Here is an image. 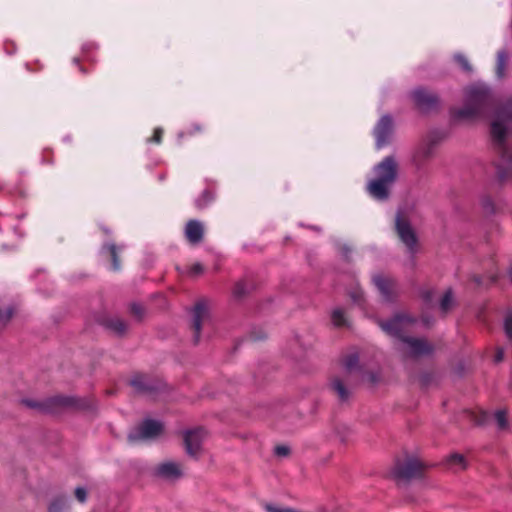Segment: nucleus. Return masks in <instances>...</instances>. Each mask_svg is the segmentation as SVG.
Wrapping results in <instances>:
<instances>
[{
  "instance_id": "nucleus-1",
  "label": "nucleus",
  "mask_w": 512,
  "mask_h": 512,
  "mask_svg": "<svg viewBox=\"0 0 512 512\" xmlns=\"http://www.w3.org/2000/svg\"><path fill=\"white\" fill-rule=\"evenodd\" d=\"M458 120H475L492 117L490 136L499 159L495 163L496 174L503 182L512 175V147L507 134L512 131V98L497 100L484 84H473L465 89L464 106L452 110Z\"/></svg>"
},
{
  "instance_id": "nucleus-2",
  "label": "nucleus",
  "mask_w": 512,
  "mask_h": 512,
  "mask_svg": "<svg viewBox=\"0 0 512 512\" xmlns=\"http://www.w3.org/2000/svg\"><path fill=\"white\" fill-rule=\"evenodd\" d=\"M376 177L367 184V192L378 201H386L390 196L392 185L397 180L398 163L393 156L385 157L374 166Z\"/></svg>"
},
{
  "instance_id": "nucleus-3",
  "label": "nucleus",
  "mask_w": 512,
  "mask_h": 512,
  "mask_svg": "<svg viewBox=\"0 0 512 512\" xmlns=\"http://www.w3.org/2000/svg\"><path fill=\"white\" fill-rule=\"evenodd\" d=\"M416 322V319L404 314L399 313L394 315L389 320L379 321L381 329L388 335L399 338L403 342V337H406L404 333L408 328Z\"/></svg>"
},
{
  "instance_id": "nucleus-4",
  "label": "nucleus",
  "mask_w": 512,
  "mask_h": 512,
  "mask_svg": "<svg viewBox=\"0 0 512 512\" xmlns=\"http://www.w3.org/2000/svg\"><path fill=\"white\" fill-rule=\"evenodd\" d=\"M164 430L163 424L160 421L145 419L139 426L128 435V441L135 443L142 440L156 439L162 434Z\"/></svg>"
},
{
  "instance_id": "nucleus-5",
  "label": "nucleus",
  "mask_w": 512,
  "mask_h": 512,
  "mask_svg": "<svg viewBox=\"0 0 512 512\" xmlns=\"http://www.w3.org/2000/svg\"><path fill=\"white\" fill-rule=\"evenodd\" d=\"M395 230L400 241L407 247L408 251L413 253L417 248V235L412 228L409 220L398 212L395 218Z\"/></svg>"
},
{
  "instance_id": "nucleus-6",
  "label": "nucleus",
  "mask_w": 512,
  "mask_h": 512,
  "mask_svg": "<svg viewBox=\"0 0 512 512\" xmlns=\"http://www.w3.org/2000/svg\"><path fill=\"white\" fill-rule=\"evenodd\" d=\"M424 465L416 458H407L405 461L395 463L393 474L397 479L409 480L421 477Z\"/></svg>"
},
{
  "instance_id": "nucleus-7",
  "label": "nucleus",
  "mask_w": 512,
  "mask_h": 512,
  "mask_svg": "<svg viewBox=\"0 0 512 512\" xmlns=\"http://www.w3.org/2000/svg\"><path fill=\"white\" fill-rule=\"evenodd\" d=\"M130 385L137 393L147 396H154L164 386L160 380L142 374L135 375L130 380Z\"/></svg>"
},
{
  "instance_id": "nucleus-8",
  "label": "nucleus",
  "mask_w": 512,
  "mask_h": 512,
  "mask_svg": "<svg viewBox=\"0 0 512 512\" xmlns=\"http://www.w3.org/2000/svg\"><path fill=\"white\" fill-rule=\"evenodd\" d=\"M411 97L415 106L423 112L434 110L439 104L438 95L423 87L413 90L411 92Z\"/></svg>"
},
{
  "instance_id": "nucleus-9",
  "label": "nucleus",
  "mask_w": 512,
  "mask_h": 512,
  "mask_svg": "<svg viewBox=\"0 0 512 512\" xmlns=\"http://www.w3.org/2000/svg\"><path fill=\"white\" fill-rule=\"evenodd\" d=\"M403 343L407 345V350L404 351L407 357L418 358L430 355L434 351V346L426 339L408 336L403 337Z\"/></svg>"
},
{
  "instance_id": "nucleus-10",
  "label": "nucleus",
  "mask_w": 512,
  "mask_h": 512,
  "mask_svg": "<svg viewBox=\"0 0 512 512\" xmlns=\"http://www.w3.org/2000/svg\"><path fill=\"white\" fill-rule=\"evenodd\" d=\"M124 251V245L108 241L103 243L100 249L101 258L110 263V269L114 272L121 270L120 255Z\"/></svg>"
},
{
  "instance_id": "nucleus-11",
  "label": "nucleus",
  "mask_w": 512,
  "mask_h": 512,
  "mask_svg": "<svg viewBox=\"0 0 512 512\" xmlns=\"http://www.w3.org/2000/svg\"><path fill=\"white\" fill-rule=\"evenodd\" d=\"M372 282L385 301L392 302L397 296V284L395 280L384 274H375Z\"/></svg>"
},
{
  "instance_id": "nucleus-12",
  "label": "nucleus",
  "mask_w": 512,
  "mask_h": 512,
  "mask_svg": "<svg viewBox=\"0 0 512 512\" xmlns=\"http://www.w3.org/2000/svg\"><path fill=\"white\" fill-rule=\"evenodd\" d=\"M470 417L477 425H486L493 417L496 421L498 429L505 430L508 428L507 411L505 409L497 410L493 415L487 411L479 410L476 412H471Z\"/></svg>"
},
{
  "instance_id": "nucleus-13",
  "label": "nucleus",
  "mask_w": 512,
  "mask_h": 512,
  "mask_svg": "<svg viewBox=\"0 0 512 512\" xmlns=\"http://www.w3.org/2000/svg\"><path fill=\"white\" fill-rule=\"evenodd\" d=\"M208 319V307L205 300L196 302L192 311L191 329L193 332V342L198 344L200 341V331L202 324Z\"/></svg>"
},
{
  "instance_id": "nucleus-14",
  "label": "nucleus",
  "mask_w": 512,
  "mask_h": 512,
  "mask_svg": "<svg viewBox=\"0 0 512 512\" xmlns=\"http://www.w3.org/2000/svg\"><path fill=\"white\" fill-rule=\"evenodd\" d=\"M392 132V118L388 115L382 116L374 128V137L376 139V146L378 149L389 144Z\"/></svg>"
},
{
  "instance_id": "nucleus-15",
  "label": "nucleus",
  "mask_w": 512,
  "mask_h": 512,
  "mask_svg": "<svg viewBox=\"0 0 512 512\" xmlns=\"http://www.w3.org/2000/svg\"><path fill=\"white\" fill-rule=\"evenodd\" d=\"M205 436L203 428H195L189 430L184 434V445L186 453L194 458H197L201 451L202 441Z\"/></svg>"
},
{
  "instance_id": "nucleus-16",
  "label": "nucleus",
  "mask_w": 512,
  "mask_h": 512,
  "mask_svg": "<svg viewBox=\"0 0 512 512\" xmlns=\"http://www.w3.org/2000/svg\"><path fill=\"white\" fill-rule=\"evenodd\" d=\"M76 404V398L65 395H54L44 399L45 413H57Z\"/></svg>"
},
{
  "instance_id": "nucleus-17",
  "label": "nucleus",
  "mask_w": 512,
  "mask_h": 512,
  "mask_svg": "<svg viewBox=\"0 0 512 512\" xmlns=\"http://www.w3.org/2000/svg\"><path fill=\"white\" fill-rule=\"evenodd\" d=\"M441 137L438 133L429 134L427 141L423 144L414 154L413 159L417 166H421L428 160L434 153L436 145L439 143Z\"/></svg>"
},
{
  "instance_id": "nucleus-18",
  "label": "nucleus",
  "mask_w": 512,
  "mask_h": 512,
  "mask_svg": "<svg viewBox=\"0 0 512 512\" xmlns=\"http://www.w3.org/2000/svg\"><path fill=\"white\" fill-rule=\"evenodd\" d=\"M154 475L165 480H176L182 477V469L180 464L167 461L155 467Z\"/></svg>"
},
{
  "instance_id": "nucleus-19",
  "label": "nucleus",
  "mask_w": 512,
  "mask_h": 512,
  "mask_svg": "<svg viewBox=\"0 0 512 512\" xmlns=\"http://www.w3.org/2000/svg\"><path fill=\"white\" fill-rule=\"evenodd\" d=\"M185 236L190 244H198L204 236V227L197 220H189L185 226Z\"/></svg>"
},
{
  "instance_id": "nucleus-20",
  "label": "nucleus",
  "mask_w": 512,
  "mask_h": 512,
  "mask_svg": "<svg viewBox=\"0 0 512 512\" xmlns=\"http://www.w3.org/2000/svg\"><path fill=\"white\" fill-rule=\"evenodd\" d=\"M330 388L340 401H345L349 398L350 392L339 377H333L331 379Z\"/></svg>"
},
{
  "instance_id": "nucleus-21",
  "label": "nucleus",
  "mask_w": 512,
  "mask_h": 512,
  "mask_svg": "<svg viewBox=\"0 0 512 512\" xmlns=\"http://www.w3.org/2000/svg\"><path fill=\"white\" fill-rule=\"evenodd\" d=\"M252 290V283L248 282L246 279L238 281L233 288V296L235 299H242L247 296Z\"/></svg>"
},
{
  "instance_id": "nucleus-22",
  "label": "nucleus",
  "mask_w": 512,
  "mask_h": 512,
  "mask_svg": "<svg viewBox=\"0 0 512 512\" xmlns=\"http://www.w3.org/2000/svg\"><path fill=\"white\" fill-rule=\"evenodd\" d=\"M508 63V53L505 50H499L496 57L495 74L498 78L505 75V70Z\"/></svg>"
},
{
  "instance_id": "nucleus-23",
  "label": "nucleus",
  "mask_w": 512,
  "mask_h": 512,
  "mask_svg": "<svg viewBox=\"0 0 512 512\" xmlns=\"http://www.w3.org/2000/svg\"><path fill=\"white\" fill-rule=\"evenodd\" d=\"M105 326L121 336L127 331V324L120 318H110L105 321Z\"/></svg>"
},
{
  "instance_id": "nucleus-24",
  "label": "nucleus",
  "mask_w": 512,
  "mask_h": 512,
  "mask_svg": "<svg viewBox=\"0 0 512 512\" xmlns=\"http://www.w3.org/2000/svg\"><path fill=\"white\" fill-rule=\"evenodd\" d=\"M68 509V500L65 497H57L50 503L48 512H67Z\"/></svg>"
},
{
  "instance_id": "nucleus-25",
  "label": "nucleus",
  "mask_w": 512,
  "mask_h": 512,
  "mask_svg": "<svg viewBox=\"0 0 512 512\" xmlns=\"http://www.w3.org/2000/svg\"><path fill=\"white\" fill-rule=\"evenodd\" d=\"M331 321L335 327L341 328L348 325L345 312L341 308H336L331 314Z\"/></svg>"
},
{
  "instance_id": "nucleus-26",
  "label": "nucleus",
  "mask_w": 512,
  "mask_h": 512,
  "mask_svg": "<svg viewBox=\"0 0 512 512\" xmlns=\"http://www.w3.org/2000/svg\"><path fill=\"white\" fill-rule=\"evenodd\" d=\"M447 465L450 466V467H456V468H459V469H465L467 464H466V460H465V457L462 455V454H459V453H453L451 454L447 460Z\"/></svg>"
},
{
  "instance_id": "nucleus-27",
  "label": "nucleus",
  "mask_w": 512,
  "mask_h": 512,
  "mask_svg": "<svg viewBox=\"0 0 512 512\" xmlns=\"http://www.w3.org/2000/svg\"><path fill=\"white\" fill-rule=\"evenodd\" d=\"M358 362L359 357L356 353H351L343 358V366L346 368L348 372H351L354 369H356L358 366Z\"/></svg>"
},
{
  "instance_id": "nucleus-28",
  "label": "nucleus",
  "mask_w": 512,
  "mask_h": 512,
  "mask_svg": "<svg viewBox=\"0 0 512 512\" xmlns=\"http://www.w3.org/2000/svg\"><path fill=\"white\" fill-rule=\"evenodd\" d=\"M497 274L496 273H490L487 277H484L482 275H474L472 277V280L478 285H491L497 281Z\"/></svg>"
},
{
  "instance_id": "nucleus-29",
  "label": "nucleus",
  "mask_w": 512,
  "mask_h": 512,
  "mask_svg": "<svg viewBox=\"0 0 512 512\" xmlns=\"http://www.w3.org/2000/svg\"><path fill=\"white\" fill-rule=\"evenodd\" d=\"M454 60L463 71H465L467 73L472 72V70H473L472 65L470 64L468 58L465 55H463L461 53H457L454 55Z\"/></svg>"
},
{
  "instance_id": "nucleus-30",
  "label": "nucleus",
  "mask_w": 512,
  "mask_h": 512,
  "mask_svg": "<svg viewBox=\"0 0 512 512\" xmlns=\"http://www.w3.org/2000/svg\"><path fill=\"white\" fill-rule=\"evenodd\" d=\"M453 303V296L452 291L449 289L447 290L440 301V309L442 312L446 313L450 310Z\"/></svg>"
},
{
  "instance_id": "nucleus-31",
  "label": "nucleus",
  "mask_w": 512,
  "mask_h": 512,
  "mask_svg": "<svg viewBox=\"0 0 512 512\" xmlns=\"http://www.w3.org/2000/svg\"><path fill=\"white\" fill-rule=\"evenodd\" d=\"M21 403L30 409L45 413L44 400L23 399Z\"/></svg>"
},
{
  "instance_id": "nucleus-32",
  "label": "nucleus",
  "mask_w": 512,
  "mask_h": 512,
  "mask_svg": "<svg viewBox=\"0 0 512 512\" xmlns=\"http://www.w3.org/2000/svg\"><path fill=\"white\" fill-rule=\"evenodd\" d=\"M163 135L164 130L161 127H157L154 129L153 135L147 138L146 142L159 145L162 143Z\"/></svg>"
},
{
  "instance_id": "nucleus-33",
  "label": "nucleus",
  "mask_w": 512,
  "mask_h": 512,
  "mask_svg": "<svg viewBox=\"0 0 512 512\" xmlns=\"http://www.w3.org/2000/svg\"><path fill=\"white\" fill-rule=\"evenodd\" d=\"M349 296L352 301L358 305H361L364 300V293L362 289L356 287L349 292Z\"/></svg>"
},
{
  "instance_id": "nucleus-34",
  "label": "nucleus",
  "mask_w": 512,
  "mask_h": 512,
  "mask_svg": "<svg viewBox=\"0 0 512 512\" xmlns=\"http://www.w3.org/2000/svg\"><path fill=\"white\" fill-rule=\"evenodd\" d=\"M264 508L267 512H298L293 508L279 507L272 504H265Z\"/></svg>"
},
{
  "instance_id": "nucleus-35",
  "label": "nucleus",
  "mask_w": 512,
  "mask_h": 512,
  "mask_svg": "<svg viewBox=\"0 0 512 512\" xmlns=\"http://www.w3.org/2000/svg\"><path fill=\"white\" fill-rule=\"evenodd\" d=\"M504 330H505L506 336L512 342V313H508L505 318Z\"/></svg>"
},
{
  "instance_id": "nucleus-36",
  "label": "nucleus",
  "mask_w": 512,
  "mask_h": 512,
  "mask_svg": "<svg viewBox=\"0 0 512 512\" xmlns=\"http://www.w3.org/2000/svg\"><path fill=\"white\" fill-rule=\"evenodd\" d=\"M130 312L133 316H135L138 319H141L144 314V308L140 304L133 303L130 306Z\"/></svg>"
},
{
  "instance_id": "nucleus-37",
  "label": "nucleus",
  "mask_w": 512,
  "mask_h": 512,
  "mask_svg": "<svg viewBox=\"0 0 512 512\" xmlns=\"http://www.w3.org/2000/svg\"><path fill=\"white\" fill-rule=\"evenodd\" d=\"M13 313L14 311L11 307L0 309V321L8 322L12 318Z\"/></svg>"
},
{
  "instance_id": "nucleus-38",
  "label": "nucleus",
  "mask_w": 512,
  "mask_h": 512,
  "mask_svg": "<svg viewBox=\"0 0 512 512\" xmlns=\"http://www.w3.org/2000/svg\"><path fill=\"white\" fill-rule=\"evenodd\" d=\"M204 271V267L201 263H194L189 268V275L190 276H198L202 274Z\"/></svg>"
},
{
  "instance_id": "nucleus-39",
  "label": "nucleus",
  "mask_w": 512,
  "mask_h": 512,
  "mask_svg": "<svg viewBox=\"0 0 512 512\" xmlns=\"http://www.w3.org/2000/svg\"><path fill=\"white\" fill-rule=\"evenodd\" d=\"M204 131V128L199 123H193L191 126L187 129L185 132L187 135L192 136L196 133H202Z\"/></svg>"
},
{
  "instance_id": "nucleus-40",
  "label": "nucleus",
  "mask_w": 512,
  "mask_h": 512,
  "mask_svg": "<svg viewBox=\"0 0 512 512\" xmlns=\"http://www.w3.org/2000/svg\"><path fill=\"white\" fill-rule=\"evenodd\" d=\"M290 449L288 446L285 445H278L275 447V454L280 457H284L289 455Z\"/></svg>"
},
{
  "instance_id": "nucleus-41",
  "label": "nucleus",
  "mask_w": 512,
  "mask_h": 512,
  "mask_svg": "<svg viewBox=\"0 0 512 512\" xmlns=\"http://www.w3.org/2000/svg\"><path fill=\"white\" fill-rule=\"evenodd\" d=\"M86 496H87V493L84 488L78 487L75 489V497L77 498V500L79 502H81V503L85 502Z\"/></svg>"
},
{
  "instance_id": "nucleus-42",
  "label": "nucleus",
  "mask_w": 512,
  "mask_h": 512,
  "mask_svg": "<svg viewBox=\"0 0 512 512\" xmlns=\"http://www.w3.org/2000/svg\"><path fill=\"white\" fill-rule=\"evenodd\" d=\"M482 206L486 212H493L494 211V205L489 197H485L482 199Z\"/></svg>"
},
{
  "instance_id": "nucleus-43",
  "label": "nucleus",
  "mask_w": 512,
  "mask_h": 512,
  "mask_svg": "<svg viewBox=\"0 0 512 512\" xmlns=\"http://www.w3.org/2000/svg\"><path fill=\"white\" fill-rule=\"evenodd\" d=\"M504 358V350L502 348H498L495 354V362H501Z\"/></svg>"
},
{
  "instance_id": "nucleus-44",
  "label": "nucleus",
  "mask_w": 512,
  "mask_h": 512,
  "mask_svg": "<svg viewBox=\"0 0 512 512\" xmlns=\"http://www.w3.org/2000/svg\"><path fill=\"white\" fill-rule=\"evenodd\" d=\"M432 291H424L422 293V297L424 299L425 302L429 303L431 300H432Z\"/></svg>"
},
{
  "instance_id": "nucleus-45",
  "label": "nucleus",
  "mask_w": 512,
  "mask_h": 512,
  "mask_svg": "<svg viewBox=\"0 0 512 512\" xmlns=\"http://www.w3.org/2000/svg\"><path fill=\"white\" fill-rule=\"evenodd\" d=\"M102 231L105 233V234H109L110 233V230L107 229V228H102Z\"/></svg>"
},
{
  "instance_id": "nucleus-46",
  "label": "nucleus",
  "mask_w": 512,
  "mask_h": 512,
  "mask_svg": "<svg viewBox=\"0 0 512 512\" xmlns=\"http://www.w3.org/2000/svg\"><path fill=\"white\" fill-rule=\"evenodd\" d=\"M264 338H265V336H256V337H254V340H261V339H264Z\"/></svg>"
},
{
  "instance_id": "nucleus-47",
  "label": "nucleus",
  "mask_w": 512,
  "mask_h": 512,
  "mask_svg": "<svg viewBox=\"0 0 512 512\" xmlns=\"http://www.w3.org/2000/svg\"><path fill=\"white\" fill-rule=\"evenodd\" d=\"M509 277H510V280L512 281V267H511V269L509 270Z\"/></svg>"
},
{
  "instance_id": "nucleus-48",
  "label": "nucleus",
  "mask_w": 512,
  "mask_h": 512,
  "mask_svg": "<svg viewBox=\"0 0 512 512\" xmlns=\"http://www.w3.org/2000/svg\"><path fill=\"white\" fill-rule=\"evenodd\" d=\"M80 70H81L84 74H86V70H85L82 66H80Z\"/></svg>"
},
{
  "instance_id": "nucleus-49",
  "label": "nucleus",
  "mask_w": 512,
  "mask_h": 512,
  "mask_svg": "<svg viewBox=\"0 0 512 512\" xmlns=\"http://www.w3.org/2000/svg\"><path fill=\"white\" fill-rule=\"evenodd\" d=\"M74 62H75L76 64H79V62H78V59H77V58H75V59H74Z\"/></svg>"
}]
</instances>
